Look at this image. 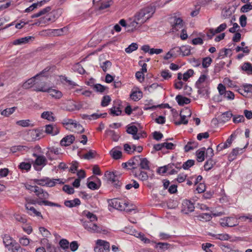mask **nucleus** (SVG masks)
Wrapping results in <instances>:
<instances>
[{"label": "nucleus", "mask_w": 252, "mask_h": 252, "mask_svg": "<svg viewBox=\"0 0 252 252\" xmlns=\"http://www.w3.org/2000/svg\"><path fill=\"white\" fill-rule=\"evenodd\" d=\"M205 150L206 148L205 147H203L196 152V156L198 162H202L204 160Z\"/></svg>", "instance_id": "nucleus-29"}, {"label": "nucleus", "mask_w": 252, "mask_h": 252, "mask_svg": "<svg viewBox=\"0 0 252 252\" xmlns=\"http://www.w3.org/2000/svg\"><path fill=\"white\" fill-rule=\"evenodd\" d=\"M36 90L43 92H48L52 97H54L56 99H60L63 96V94L61 91L56 89H53L52 88L47 89L41 88V89H37Z\"/></svg>", "instance_id": "nucleus-11"}, {"label": "nucleus", "mask_w": 252, "mask_h": 252, "mask_svg": "<svg viewBox=\"0 0 252 252\" xmlns=\"http://www.w3.org/2000/svg\"><path fill=\"white\" fill-rule=\"evenodd\" d=\"M110 154L113 158L115 159H119L122 157V152L120 151L114 149L110 151Z\"/></svg>", "instance_id": "nucleus-43"}, {"label": "nucleus", "mask_w": 252, "mask_h": 252, "mask_svg": "<svg viewBox=\"0 0 252 252\" xmlns=\"http://www.w3.org/2000/svg\"><path fill=\"white\" fill-rule=\"evenodd\" d=\"M136 237L139 238L145 244H148L150 243V240L146 238L144 234L142 233H137L135 234Z\"/></svg>", "instance_id": "nucleus-56"}, {"label": "nucleus", "mask_w": 252, "mask_h": 252, "mask_svg": "<svg viewBox=\"0 0 252 252\" xmlns=\"http://www.w3.org/2000/svg\"><path fill=\"white\" fill-rule=\"evenodd\" d=\"M51 7L50 6H47L41 10L36 13H35L31 16L32 18H37L43 15H46L51 11Z\"/></svg>", "instance_id": "nucleus-23"}, {"label": "nucleus", "mask_w": 252, "mask_h": 252, "mask_svg": "<svg viewBox=\"0 0 252 252\" xmlns=\"http://www.w3.org/2000/svg\"><path fill=\"white\" fill-rule=\"evenodd\" d=\"M57 184H63L64 182L61 179H50L48 178L47 183H45L46 186L48 187H54Z\"/></svg>", "instance_id": "nucleus-28"}, {"label": "nucleus", "mask_w": 252, "mask_h": 252, "mask_svg": "<svg viewBox=\"0 0 252 252\" xmlns=\"http://www.w3.org/2000/svg\"><path fill=\"white\" fill-rule=\"evenodd\" d=\"M132 172L135 177L142 181H146L148 179V174L146 172L140 170L138 172L136 171H133Z\"/></svg>", "instance_id": "nucleus-31"}, {"label": "nucleus", "mask_w": 252, "mask_h": 252, "mask_svg": "<svg viewBox=\"0 0 252 252\" xmlns=\"http://www.w3.org/2000/svg\"><path fill=\"white\" fill-rule=\"evenodd\" d=\"M36 189H34V193L37 197H38L39 200H45V199L49 198V194L47 191L38 186L36 187Z\"/></svg>", "instance_id": "nucleus-16"}, {"label": "nucleus", "mask_w": 252, "mask_h": 252, "mask_svg": "<svg viewBox=\"0 0 252 252\" xmlns=\"http://www.w3.org/2000/svg\"><path fill=\"white\" fill-rule=\"evenodd\" d=\"M97 180L98 181L97 183H95L93 181L88 182L87 184V187L88 188L92 190L98 189L100 186L101 182L99 179L97 178Z\"/></svg>", "instance_id": "nucleus-37"}, {"label": "nucleus", "mask_w": 252, "mask_h": 252, "mask_svg": "<svg viewBox=\"0 0 252 252\" xmlns=\"http://www.w3.org/2000/svg\"><path fill=\"white\" fill-rule=\"evenodd\" d=\"M232 116L230 111H227L223 113L220 116V120L223 122L228 121Z\"/></svg>", "instance_id": "nucleus-39"}, {"label": "nucleus", "mask_w": 252, "mask_h": 252, "mask_svg": "<svg viewBox=\"0 0 252 252\" xmlns=\"http://www.w3.org/2000/svg\"><path fill=\"white\" fill-rule=\"evenodd\" d=\"M96 92L98 93H104L106 89H107L106 87H105L100 84H96L94 85L93 88Z\"/></svg>", "instance_id": "nucleus-47"}, {"label": "nucleus", "mask_w": 252, "mask_h": 252, "mask_svg": "<svg viewBox=\"0 0 252 252\" xmlns=\"http://www.w3.org/2000/svg\"><path fill=\"white\" fill-rule=\"evenodd\" d=\"M208 76L206 75L202 74L199 78L198 80L196 81L195 85H198L201 83L206 84L209 81L207 80Z\"/></svg>", "instance_id": "nucleus-45"}, {"label": "nucleus", "mask_w": 252, "mask_h": 252, "mask_svg": "<svg viewBox=\"0 0 252 252\" xmlns=\"http://www.w3.org/2000/svg\"><path fill=\"white\" fill-rule=\"evenodd\" d=\"M32 38H33L32 36H27L19 38L16 40H15L13 42V44L15 45L24 44L28 43L29 41V40L31 39Z\"/></svg>", "instance_id": "nucleus-32"}, {"label": "nucleus", "mask_w": 252, "mask_h": 252, "mask_svg": "<svg viewBox=\"0 0 252 252\" xmlns=\"http://www.w3.org/2000/svg\"><path fill=\"white\" fill-rule=\"evenodd\" d=\"M194 160L193 159H189L185 162L182 167L185 170L188 169L194 164Z\"/></svg>", "instance_id": "nucleus-52"}, {"label": "nucleus", "mask_w": 252, "mask_h": 252, "mask_svg": "<svg viewBox=\"0 0 252 252\" xmlns=\"http://www.w3.org/2000/svg\"><path fill=\"white\" fill-rule=\"evenodd\" d=\"M16 124L23 127L32 126L33 125L31 123L30 120H19L16 122Z\"/></svg>", "instance_id": "nucleus-41"}, {"label": "nucleus", "mask_w": 252, "mask_h": 252, "mask_svg": "<svg viewBox=\"0 0 252 252\" xmlns=\"http://www.w3.org/2000/svg\"><path fill=\"white\" fill-rule=\"evenodd\" d=\"M46 3V0H42L40 1H38L36 3H34L30 6L26 8L25 10V12H29L33 11L34 9L42 6L44 4Z\"/></svg>", "instance_id": "nucleus-27"}, {"label": "nucleus", "mask_w": 252, "mask_h": 252, "mask_svg": "<svg viewBox=\"0 0 252 252\" xmlns=\"http://www.w3.org/2000/svg\"><path fill=\"white\" fill-rule=\"evenodd\" d=\"M49 69L47 68L44 69L40 73L36 75L35 76L28 79L23 84V88L25 89L31 88L34 84H35V78L40 75L43 74L45 72L48 71Z\"/></svg>", "instance_id": "nucleus-9"}, {"label": "nucleus", "mask_w": 252, "mask_h": 252, "mask_svg": "<svg viewBox=\"0 0 252 252\" xmlns=\"http://www.w3.org/2000/svg\"><path fill=\"white\" fill-rule=\"evenodd\" d=\"M183 27V20L180 18L175 17L172 22V32H175L181 29Z\"/></svg>", "instance_id": "nucleus-14"}, {"label": "nucleus", "mask_w": 252, "mask_h": 252, "mask_svg": "<svg viewBox=\"0 0 252 252\" xmlns=\"http://www.w3.org/2000/svg\"><path fill=\"white\" fill-rule=\"evenodd\" d=\"M126 127V132L128 134L134 135V134H136L138 132V128L135 126H127Z\"/></svg>", "instance_id": "nucleus-50"}, {"label": "nucleus", "mask_w": 252, "mask_h": 252, "mask_svg": "<svg viewBox=\"0 0 252 252\" xmlns=\"http://www.w3.org/2000/svg\"><path fill=\"white\" fill-rule=\"evenodd\" d=\"M209 82L206 84L201 83L198 85H195L198 89V93L203 96L208 95L209 93Z\"/></svg>", "instance_id": "nucleus-15"}, {"label": "nucleus", "mask_w": 252, "mask_h": 252, "mask_svg": "<svg viewBox=\"0 0 252 252\" xmlns=\"http://www.w3.org/2000/svg\"><path fill=\"white\" fill-rule=\"evenodd\" d=\"M176 100L178 104L183 106L185 104H188L190 102V99L186 97H184L181 95H177L176 96Z\"/></svg>", "instance_id": "nucleus-24"}, {"label": "nucleus", "mask_w": 252, "mask_h": 252, "mask_svg": "<svg viewBox=\"0 0 252 252\" xmlns=\"http://www.w3.org/2000/svg\"><path fill=\"white\" fill-rule=\"evenodd\" d=\"M198 147V143L195 141H189L184 147V150L186 152L193 150Z\"/></svg>", "instance_id": "nucleus-34"}, {"label": "nucleus", "mask_w": 252, "mask_h": 252, "mask_svg": "<svg viewBox=\"0 0 252 252\" xmlns=\"http://www.w3.org/2000/svg\"><path fill=\"white\" fill-rule=\"evenodd\" d=\"M60 154L59 149L58 148L52 147L48 149V151L46 153L47 157L51 160L56 159L55 156H51V155L54 154L57 156Z\"/></svg>", "instance_id": "nucleus-20"}, {"label": "nucleus", "mask_w": 252, "mask_h": 252, "mask_svg": "<svg viewBox=\"0 0 252 252\" xmlns=\"http://www.w3.org/2000/svg\"><path fill=\"white\" fill-rule=\"evenodd\" d=\"M56 18L55 15L52 13H49L46 15L40 18L38 22L36 23L35 24L39 25L40 24H48L49 23H53L56 21Z\"/></svg>", "instance_id": "nucleus-10"}, {"label": "nucleus", "mask_w": 252, "mask_h": 252, "mask_svg": "<svg viewBox=\"0 0 252 252\" xmlns=\"http://www.w3.org/2000/svg\"><path fill=\"white\" fill-rule=\"evenodd\" d=\"M215 164V162L213 160L212 158H209L205 163L204 167L205 170L208 171L212 169Z\"/></svg>", "instance_id": "nucleus-42"}, {"label": "nucleus", "mask_w": 252, "mask_h": 252, "mask_svg": "<svg viewBox=\"0 0 252 252\" xmlns=\"http://www.w3.org/2000/svg\"><path fill=\"white\" fill-rule=\"evenodd\" d=\"M200 220H204L205 221H209L212 219V216L208 213H202L198 216Z\"/></svg>", "instance_id": "nucleus-63"}, {"label": "nucleus", "mask_w": 252, "mask_h": 252, "mask_svg": "<svg viewBox=\"0 0 252 252\" xmlns=\"http://www.w3.org/2000/svg\"><path fill=\"white\" fill-rule=\"evenodd\" d=\"M45 131L47 134L56 135L59 133L60 130L59 127L56 125H47L45 126Z\"/></svg>", "instance_id": "nucleus-18"}, {"label": "nucleus", "mask_w": 252, "mask_h": 252, "mask_svg": "<svg viewBox=\"0 0 252 252\" xmlns=\"http://www.w3.org/2000/svg\"><path fill=\"white\" fill-rule=\"evenodd\" d=\"M75 140V137L73 135H67L63 138L60 142V144L63 146H67L70 145Z\"/></svg>", "instance_id": "nucleus-22"}, {"label": "nucleus", "mask_w": 252, "mask_h": 252, "mask_svg": "<svg viewBox=\"0 0 252 252\" xmlns=\"http://www.w3.org/2000/svg\"><path fill=\"white\" fill-rule=\"evenodd\" d=\"M170 244L167 243H158L156 245V248H159V250L165 251L169 248Z\"/></svg>", "instance_id": "nucleus-49"}, {"label": "nucleus", "mask_w": 252, "mask_h": 252, "mask_svg": "<svg viewBox=\"0 0 252 252\" xmlns=\"http://www.w3.org/2000/svg\"><path fill=\"white\" fill-rule=\"evenodd\" d=\"M15 107L6 108L1 112V115L8 117L15 111Z\"/></svg>", "instance_id": "nucleus-48"}, {"label": "nucleus", "mask_w": 252, "mask_h": 252, "mask_svg": "<svg viewBox=\"0 0 252 252\" xmlns=\"http://www.w3.org/2000/svg\"><path fill=\"white\" fill-rule=\"evenodd\" d=\"M80 203V200L78 198H75L72 200H66L64 203L65 206L69 208L79 205Z\"/></svg>", "instance_id": "nucleus-30"}, {"label": "nucleus", "mask_w": 252, "mask_h": 252, "mask_svg": "<svg viewBox=\"0 0 252 252\" xmlns=\"http://www.w3.org/2000/svg\"><path fill=\"white\" fill-rule=\"evenodd\" d=\"M105 176L108 181L114 183V185L116 188L120 187L119 181L121 178V175L118 172L115 171L111 172L107 171L105 173Z\"/></svg>", "instance_id": "nucleus-4"}, {"label": "nucleus", "mask_w": 252, "mask_h": 252, "mask_svg": "<svg viewBox=\"0 0 252 252\" xmlns=\"http://www.w3.org/2000/svg\"><path fill=\"white\" fill-rule=\"evenodd\" d=\"M2 239L3 243L5 247L8 249V250H10L12 246L15 244V243H16L13 240L12 237L7 234L4 235L2 237Z\"/></svg>", "instance_id": "nucleus-19"}, {"label": "nucleus", "mask_w": 252, "mask_h": 252, "mask_svg": "<svg viewBox=\"0 0 252 252\" xmlns=\"http://www.w3.org/2000/svg\"><path fill=\"white\" fill-rule=\"evenodd\" d=\"M96 246L94 248L95 252H109L110 251V244L108 242L97 240L96 242Z\"/></svg>", "instance_id": "nucleus-6"}, {"label": "nucleus", "mask_w": 252, "mask_h": 252, "mask_svg": "<svg viewBox=\"0 0 252 252\" xmlns=\"http://www.w3.org/2000/svg\"><path fill=\"white\" fill-rule=\"evenodd\" d=\"M83 214L88 219L81 220L84 228L91 233H100L102 231V228L95 223L97 220L96 215L87 211H84Z\"/></svg>", "instance_id": "nucleus-1"}, {"label": "nucleus", "mask_w": 252, "mask_h": 252, "mask_svg": "<svg viewBox=\"0 0 252 252\" xmlns=\"http://www.w3.org/2000/svg\"><path fill=\"white\" fill-rule=\"evenodd\" d=\"M130 98L134 101H138L142 97V92L140 91L133 92L130 95Z\"/></svg>", "instance_id": "nucleus-38"}, {"label": "nucleus", "mask_w": 252, "mask_h": 252, "mask_svg": "<svg viewBox=\"0 0 252 252\" xmlns=\"http://www.w3.org/2000/svg\"><path fill=\"white\" fill-rule=\"evenodd\" d=\"M239 93L243 96H247L249 93L252 94V85H244L243 89H240Z\"/></svg>", "instance_id": "nucleus-25"}, {"label": "nucleus", "mask_w": 252, "mask_h": 252, "mask_svg": "<svg viewBox=\"0 0 252 252\" xmlns=\"http://www.w3.org/2000/svg\"><path fill=\"white\" fill-rule=\"evenodd\" d=\"M139 166L140 169L149 170L150 169V161L146 158H140L139 156V159L138 161Z\"/></svg>", "instance_id": "nucleus-21"}, {"label": "nucleus", "mask_w": 252, "mask_h": 252, "mask_svg": "<svg viewBox=\"0 0 252 252\" xmlns=\"http://www.w3.org/2000/svg\"><path fill=\"white\" fill-rule=\"evenodd\" d=\"M139 156H137L130 158L127 162H124L122 164V166L124 168H127L129 170H134L137 168L139 166Z\"/></svg>", "instance_id": "nucleus-5"}, {"label": "nucleus", "mask_w": 252, "mask_h": 252, "mask_svg": "<svg viewBox=\"0 0 252 252\" xmlns=\"http://www.w3.org/2000/svg\"><path fill=\"white\" fill-rule=\"evenodd\" d=\"M59 245L62 249L65 250L69 247V242L66 239H63L60 241Z\"/></svg>", "instance_id": "nucleus-58"}, {"label": "nucleus", "mask_w": 252, "mask_h": 252, "mask_svg": "<svg viewBox=\"0 0 252 252\" xmlns=\"http://www.w3.org/2000/svg\"><path fill=\"white\" fill-rule=\"evenodd\" d=\"M178 52H181L183 56H189L190 54V47L189 46H183L180 48H176Z\"/></svg>", "instance_id": "nucleus-36"}, {"label": "nucleus", "mask_w": 252, "mask_h": 252, "mask_svg": "<svg viewBox=\"0 0 252 252\" xmlns=\"http://www.w3.org/2000/svg\"><path fill=\"white\" fill-rule=\"evenodd\" d=\"M251 10H252V5L249 3L242 6L240 11L241 12L246 13Z\"/></svg>", "instance_id": "nucleus-61"}, {"label": "nucleus", "mask_w": 252, "mask_h": 252, "mask_svg": "<svg viewBox=\"0 0 252 252\" xmlns=\"http://www.w3.org/2000/svg\"><path fill=\"white\" fill-rule=\"evenodd\" d=\"M106 132L111 137L114 141H117L118 140L119 136L114 130L109 129L106 130Z\"/></svg>", "instance_id": "nucleus-51"}, {"label": "nucleus", "mask_w": 252, "mask_h": 252, "mask_svg": "<svg viewBox=\"0 0 252 252\" xmlns=\"http://www.w3.org/2000/svg\"><path fill=\"white\" fill-rule=\"evenodd\" d=\"M138 48V45L136 43H132L130 44L127 48H126L125 51L127 53H131L134 51H135Z\"/></svg>", "instance_id": "nucleus-46"}, {"label": "nucleus", "mask_w": 252, "mask_h": 252, "mask_svg": "<svg viewBox=\"0 0 252 252\" xmlns=\"http://www.w3.org/2000/svg\"><path fill=\"white\" fill-rule=\"evenodd\" d=\"M109 205L113 208L121 211L129 212L132 210L127 208L129 205V203L127 202H125L117 198L111 199L109 202Z\"/></svg>", "instance_id": "nucleus-3"}, {"label": "nucleus", "mask_w": 252, "mask_h": 252, "mask_svg": "<svg viewBox=\"0 0 252 252\" xmlns=\"http://www.w3.org/2000/svg\"><path fill=\"white\" fill-rule=\"evenodd\" d=\"M220 224L222 226L233 227L237 225L238 222L236 219L232 217H227L221 219Z\"/></svg>", "instance_id": "nucleus-7"}, {"label": "nucleus", "mask_w": 252, "mask_h": 252, "mask_svg": "<svg viewBox=\"0 0 252 252\" xmlns=\"http://www.w3.org/2000/svg\"><path fill=\"white\" fill-rule=\"evenodd\" d=\"M154 6L150 5L140 9L134 16L135 20L142 25L150 19L155 12Z\"/></svg>", "instance_id": "nucleus-2"}, {"label": "nucleus", "mask_w": 252, "mask_h": 252, "mask_svg": "<svg viewBox=\"0 0 252 252\" xmlns=\"http://www.w3.org/2000/svg\"><path fill=\"white\" fill-rule=\"evenodd\" d=\"M2 1H0V11H2L8 7L12 6L15 7V2L14 0H7L5 3H1Z\"/></svg>", "instance_id": "nucleus-33"}, {"label": "nucleus", "mask_w": 252, "mask_h": 252, "mask_svg": "<svg viewBox=\"0 0 252 252\" xmlns=\"http://www.w3.org/2000/svg\"><path fill=\"white\" fill-rule=\"evenodd\" d=\"M111 101V98L109 95H105L103 97L101 104L102 106H107Z\"/></svg>", "instance_id": "nucleus-62"}, {"label": "nucleus", "mask_w": 252, "mask_h": 252, "mask_svg": "<svg viewBox=\"0 0 252 252\" xmlns=\"http://www.w3.org/2000/svg\"><path fill=\"white\" fill-rule=\"evenodd\" d=\"M142 25L139 24V22L135 20V19L133 17L129 19L127 23V32H133L139 28Z\"/></svg>", "instance_id": "nucleus-17"}, {"label": "nucleus", "mask_w": 252, "mask_h": 252, "mask_svg": "<svg viewBox=\"0 0 252 252\" xmlns=\"http://www.w3.org/2000/svg\"><path fill=\"white\" fill-rule=\"evenodd\" d=\"M41 117L43 119H46L51 122L55 121V117L53 116V113L52 112H43L41 114Z\"/></svg>", "instance_id": "nucleus-35"}, {"label": "nucleus", "mask_w": 252, "mask_h": 252, "mask_svg": "<svg viewBox=\"0 0 252 252\" xmlns=\"http://www.w3.org/2000/svg\"><path fill=\"white\" fill-rule=\"evenodd\" d=\"M10 250L12 252H24L26 249L22 248L18 243H15Z\"/></svg>", "instance_id": "nucleus-44"}, {"label": "nucleus", "mask_w": 252, "mask_h": 252, "mask_svg": "<svg viewBox=\"0 0 252 252\" xmlns=\"http://www.w3.org/2000/svg\"><path fill=\"white\" fill-rule=\"evenodd\" d=\"M38 204L39 205H42V204L45 206H54L57 207H61V206L56 203H54L47 200H36V199H31L30 200L28 203L27 204Z\"/></svg>", "instance_id": "nucleus-8"}, {"label": "nucleus", "mask_w": 252, "mask_h": 252, "mask_svg": "<svg viewBox=\"0 0 252 252\" xmlns=\"http://www.w3.org/2000/svg\"><path fill=\"white\" fill-rule=\"evenodd\" d=\"M110 114L113 116H119L121 115L122 111L119 107L115 106L112 107L110 109Z\"/></svg>", "instance_id": "nucleus-55"}, {"label": "nucleus", "mask_w": 252, "mask_h": 252, "mask_svg": "<svg viewBox=\"0 0 252 252\" xmlns=\"http://www.w3.org/2000/svg\"><path fill=\"white\" fill-rule=\"evenodd\" d=\"M111 65L112 63L109 61H106L102 63L100 65V67L103 71L106 72L107 70L111 67Z\"/></svg>", "instance_id": "nucleus-53"}, {"label": "nucleus", "mask_w": 252, "mask_h": 252, "mask_svg": "<svg viewBox=\"0 0 252 252\" xmlns=\"http://www.w3.org/2000/svg\"><path fill=\"white\" fill-rule=\"evenodd\" d=\"M26 209L28 211V213L31 215H34L37 217H42L40 212L37 211L33 207L31 206L30 204H26Z\"/></svg>", "instance_id": "nucleus-26"}, {"label": "nucleus", "mask_w": 252, "mask_h": 252, "mask_svg": "<svg viewBox=\"0 0 252 252\" xmlns=\"http://www.w3.org/2000/svg\"><path fill=\"white\" fill-rule=\"evenodd\" d=\"M212 62V60L210 57H206L203 59L202 66L204 68L208 67Z\"/></svg>", "instance_id": "nucleus-57"}, {"label": "nucleus", "mask_w": 252, "mask_h": 252, "mask_svg": "<svg viewBox=\"0 0 252 252\" xmlns=\"http://www.w3.org/2000/svg\"><path fill=\"white\" fill-rule=\"evenodd\" d=\"M132 187L136 189L139 187V185L137 181L132 180V183L128 184L126 186V189H130Z\"/></svg>", "instance_id": "nucleus-60"}, {"label": "nucleus", "mask_w": 252, "mask_h": 252, "mask_svg": "<svg viewBox=\"0 0 252 252\" xmlns=\"http://www.w3.org/2000/svg\"><path fill=\"white\" fill-rule=\"evenodd\" d=\"M182 205L183 208L182 211L184 213L188 214L194 211V205L190 201L185 200L183 201Z\"/></svg>", "instance_id": "nucleus-13"}, {"label": "nucleus", "mask_w": 252, "mask_h": 252, "mask_svg": "<svg viewBox=\"0 0 252 252\" xmlns=\"http://www.w3.org/2000/svg\"><path fill=\"white\" fill-rule=\"evenodd\" d=\"M33 156L36 157L33 164L34 168L36 170H40L41 168L38 169L37 166H45L47 163V159L43 156H37L36 154H33Z\"/></svg>", "instance_id": "nucleus-12"}, {"label": "nucleus", "mask_w": 252, "mask_h": 252, "mask_svg": "<svg viewBox=\"0 0 252 252\" xmlns=\"http://www.w3.org/2000/svg\"><path fill=\"white\" fill-rule=\"evenodd\" d=\"M19 242L22 245L27 246L30 244V240L27 237L24 236L20 238L19 239Z\"/></svg>", "instance_id": "nucleus-64"}, {"label": "nucleus", "mask_w": 252, "mask_h": 252, "mask_svg": "<svg viewBox=\"0 0 252 252\" xmlns=\"http://www.w3.org/2000/svg\"><path fill=\"white\" fill-rule=\"evenodd\" d=\"M19 168L21 170H29L31 168V164L30 162H22L19 165Z\"/></svg>", "instance_id": "nucleus-54"}, {"label": "nucleus", "mask_w": 252, "mask_h": 252, "mask_svg": "<svg viewBox=\"0 0 252 252\" xmlns=\"http://www.w3.org/2000/svg\"><path fill=\"white\" fill-rule=\"evenodd\" d=\"M243 70L246 72V73L250 75L252 74V65L250 63H245L241 66Z\"/></svg>", "instance_id": "nucleus-40"}, {"label": "nucleus", "mask_w": 252, "mask_h": 252, "mask_svg": "<svg viewBox=\"0 0 252 252\" xmlns=\"http://www.w3.org/2000/svg\"><path fill=\"white\" fill-rule=\"evenodd\" d=\"M193 70L190 69L183 74V79L185 81H187L189 78H190L193 74Z\"/></svg>", "instance_id": "nucleus-59"}]
</instances>
